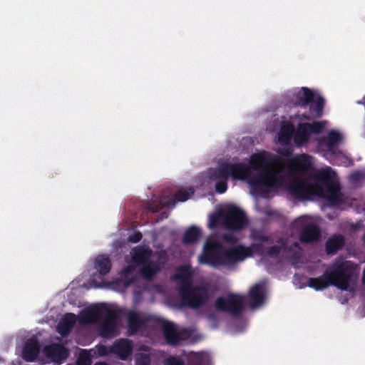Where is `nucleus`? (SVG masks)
Returning a JSON list of instances; mask_svg holds the SVG:
<instances>
[{"label": "nucleus", "mask_w": 365, "mask_h": 365, "mask_svg": "<svg viewBox=\"0 0 365 365\" xmlns=\"http://www.w3.org/2000/svg\"><path fill=\"white\" fill-rule=\"evenodd\" d=\"M312 116L310 114H307V113H303L302 115H301V119L302 120H310L312 119Z\"/></svg>", "instance_id": "a18cd8bd"}, {"label": "nucleus", "mask_w": 365, "mask_h": 365, "mask_svg": "<svg viewBox=\"0 0 365 365\" xmlns=\"http://www.w3.org/2000/svg\"><path fill=\"white\" fill-rule=\"evenodd\" d=\"M223 246L216 240H207L204 245L200 262L212 267L220 266Z\"/></svg>", "instance_id": "1a4fd4ad"}, {"label": "nucleus", "mask_w": 365, "mask_h": 365, "mask_svg": "<svg viewBox=\"0 0 365 365\" xmlns=\"http://www.w3.org/2000/svg\"><path fill=\"white\" fill-rule=\"evenodd\" d=\"M135 279H128L127 282V284H129L133 283V282H135Z\"/></svg>", "instance_id": "49530a36"}, {"label": "nucleus", "mask_w": 365, "mask_h": 365, "mask_svg": "<svg viewBox=\"0 0 365 365\" xmlns=\"http://www.w3.org/2000/svg\"><path fill=\"white\" fill-rule=\"evenodd\" d=\"M71 329V328H68V327L63 326V322L62 321L61 322H59V324L58 325V331L61 335L68 334L70 332Z\"/></svg>", "instance_id": "79ce46f5"}, {"label": "nucleus", "mask_w": 365, "mask_h": 365, "mask_svg": "<svg viewBox=\"0 0 365 365\" xmlns=\"http://www.w3.org/2000/svg\"><path fill=\"white\" fill-rule=\"evenodd\" d=\"M91 362L89 356L81 354L78 360V365H91Z\"/></svg>", "instance_id": "a19ab883"}, {"label": "nucleus", "mask_w": 365, "mask_h": 365, "mask_svg": "<svg viewBox=\"0 0 365 365\" xmlns=\"http://www.w3.org/2000/svg\"><path fill=\"white\" fill-rule=\"evenodd\" d=\"M151 359L149 354L140 353L135 359V365H150Z\"/></svg>", "instance_id": "473e14b6"}, {"label": "nucleus", "mask_w": 365, "mask_h": 365, "mask_svg": "<svg viewBox=\"0 0 365 365\" xmlns=\"http://www.w3.org/2000/svg\"><path fill=\"white\" fill-rule=\"evenodd\" d=\"M302 93H299L296 96L295 105L301 108H306L309 105V111L314 118H319L324 114L325 104L324 98L318 96L314 100V93L307 87L302 88Z\"/></svg>", "instance_id": "39448f33"}, {"label": "nucleus", "mask_w": 365, "mask_h": 365, "mask_svg": "<svg viewBox=\"0 0 365 365\" xmlns=\"http://www.w3.org/2000/svg\"><path fill=\"white\" fill-rule=\"evenodd\" d=\"M342 136L341 133L336 130H331L327 135V147L328 150L335 153L334 150L336 146L341 141Z\"/></svg>", "instance_id": "c85d7f7f"}, {"label": "nucleus", "mask_w": 365, "mask_h": 365, "mask_svg": "<svg viewBox=\"0 0 365 365\" xmlns=\"http://www.w3.org/2000/svg\"><path fill=\"white\" fill-rule=\"evenodd\" d=\"M118 318V312L115 309L110 308L103 318V322L100 327V334L104 338H113L118 334L116 322Z\"/></svg>", "instance_id": "f8f14e48"}, {"label": "nucleus", "mask_w": 365, "mask_h": 365, "mask_svg": "<svg viewBox=\"0 0 365 365\" xmlns=\"http://www.w3.org/2000/svg\"><path fill=\"white\" fill-rule=\"evenodd\" d=\"M350 181L353 183H359L365 180V171L356 170L350 175Z\"/></svg>", "instance_id": "72a5a7b5"}, {"label": "nucleus", "mask_w": 365, "mask_h": 365, "mask_svg": "<svg viewBox=\"0 0 365 365\" xmlns=\"http://www.w3.org/2000/svg\"><path fill=\"white\" fill-rule=\"evenodd\" d=\"M40 346L36 339H30L23 349V356L26 361H34L38 356Z\"/></svg>", "instance_id": "5701e85b"}, {"label": "nucleus", "mask_w": 365, "mask_h": 365, "mask_svg": "<svg viewBox=\"0 0 365 365\" xmlns=\"http://www.w3.org/2000/svg\"><path fill=\"white\" fill-rule=\"evenodd\" d=\"M285 160L267 151L254 153L250 156L249 164L244 163H222L212 173L214 179L245 180L250 178L252 170L259 172V176L250 180L253 190L263 192L265 189L280 187L284 177Z\"/></svg>", "instance_id": "f257e3e1"}, {"label": "nucleus", "mask_w": 365, "mask_h": 365, "mask_svg": "<svg viewBox=\"0 0 365 365\" xmlns=\"http://www.w3.org/2000/svg\"><path fill=\"white\" fill-rule=\"evenodd\" d=\"M321 237L319 227L313 222L304 224L299 235V240L303 244H309L318 241Z\"/></svg>", "instance_id": "2eb2a0df"}, {"label": "nucleus", "mask_w": 365, "mask_h": 365, "mask_svg": "<svg viewBox=\"0 0 365 365\" xmlns=\"http://www.w3.org/2000/svg\"><path fill=\"white\" fill-rule=\"evenodd\" d=\"M222 222L227 230L238 231L247 225V219L241 209L230 205L222 212Z\"/></svg>", "instance_id": "0eeeda50"}, {"label": "nucleus", "mask_w": 365, "mask_h": 365, "mask_svg": "<svg viewBox=\"0 0 365 365\" xmlns=\"http://www.w3.org/2000/svg\"><path fill=\"white\" fill-rule=\"evenodd\" d=\"M95 365H107V364L105 362H97Z\"/></svg>", "instance_id": "de8ad7c7"}, {"label": "nucleus", "mask_w": 365, "mask_h": 365, "mask_svg": "<svg viewBox=\"0 0 365 365\" xmlns=\"http://www.w3.org/2000/svg\"><path fill=\"white\" fill-rule=\"evenodd\" d=\"M163 208L161 202H149L147 205V210L150 212L155 213L159 212Z\"/></svg>", "instance_id": "c9c22d12"}, {"label": "nucleus", "mask_w": 365, "mask_h": 365, "mask_svg": "<svg viewBox=\"0 0 365 365\" xmlns=\"http://www.w3.org/2000/svg\"><path fill=\"white\" fill-rule=\"evenodd\" d=\"M76 321V317L74 314L68 313L66 314L65 317L63 319V326L68 327V328H73Z\"/></svg>", "instance_id": "f704fd0d"}, {"label": "nucleus", "mask_w": 365, "mask_h": 365, "mask_svg": "<svg viewBox=\"0 0 365 365\" xmlns=\"http://www.w3.org/2000/svg\"><path fill=\"white\" fill-rule=\"evenodd\" d=\"M142 234L140 232H136L134 235L129 237V241L133 243H137L142 239Z\"/></svg>", "instance_id": "37998d69"}, {"label": "nucleus", "mask_w": 365, "mask_h": 365, "mask_svg": "<svg viewBox=\"0 0 365 365\" xmlns=\"http://www.w3.org/2000/svg\"><path fill=\"white\" fill-rule=\"evenodd\" d=\"M326 121H314L309 123H299L294 132L293 139L297 146L307 144L310 139L311 134H320L324 129Z\"/></svg>", "instance_id": "6e6552de"}, {"label": "nucleus", "mask_w": 365, "mask_h": 365, "mask_svg": "<svg viewBox=\"0 0 365 365\" xmlns=\"http://www.w3.org/2000/svg\"><path fill=\"white\" fill-rule=\"evenodd\" d=\"M153 252L150 248L138 247L133 250L132 259L138 265H142L151 259Z\"/></svg>", "instance_id": "b1692460"}, {"label": "nucleus", "mask_w": 365, "mask_h": 365, "mask_svg": "<svg viewBox=\"0 0 365 365\" xmlns=\"http://www.w3.org/2000/svg\"><path fill=\"white\" fill-rule=\"evenodd\" d=\"M161 215H162V218H163L164 217H167V214H166V212H163V213H161Z\"/></svg>", "instance_id": "09e8293b"}, {"label": "nucleus", "mask_w": 365, "mask_h": 365, "mask_svg": "<svg viewBox=\"0 0 365 365\" xmlns=\"http://www.w3.org/2000/svg\"><path fill=\"white\" fill-rule=\"evenodd\" d=\"M165 365H185L184 361L179 357H170L165 361Z\"/></svg>", "instance_id": "58836bf2"}, {"label": "nucleus", "mask_w": 365, "mask_h": 365, "mask_svg": "<svg viewBox=\"0 0 365 365\" xmlns=\"http://www.w3.org/2000/svg\"><path fill=\"white\" fill-rule=\"evenodd\" d=\"M250 250L245 249V246L240 245L234 247L226 248L223 246L220 265H233L249 257Z\"/></svg>", "instance_id": "9d476101"}, {"label": "nucleus", "mask_w": 365, "mask_h": 365, "mask_svg": "<svg viewBox=\"0 0 365 365\" xmlns=\"http://www.w3.org/2000/svg\"><path fill=\"white\" fill-rule=\"evenodd\" d=\"M308 285L317 291L323 290L330 285L333 286V282L328 269H326L324 274L320 277L309 278Z\"/></svg>", "instance_id": "412c9836"}, {"label": "nucleus", "mask_w": 365, "mask_h": 365, "mask_svg": "<svg viewBox=\"0 0 365 365\" xmlns=\"http://www.w3.org/2000/svg\"><path fill=\"white\" fill-rule=\"evenodd\" d=\"M191 275L192 272L190 267L184 265L176 269L173 278L175 280L179 281L181 283V286H185L187 284H192L190 281Z\"/></svg>", "instance_id": "bb28decb"}, {"label": "nucleus", "mask_w": 365, "mask_h": 365, "mask_svg": "<svg viewBox=\"0 0 365 365\" xmlns=\"http://www.w3.org/2000/svg\"><path fill=\"white\" fill-rule=\"evenodd\" d=\"M333 286L342 291L349 289L358 278L359 266L350 260H336L328 269Z\"/></svg>", "instance_id": "7ed1b4c3"}, {"label": "nucleus", "mask_w": 365, "mask_h": 365, "mask_svg": "<svg viewBox=\"0 0 365 365\" xmlns=\"http://www.w3.org/2000/svg\"><path fill=\"white\" fill-rule=\"evenodd\" d=\"M112 264L110 258L104 255H98L95 259V269L101 276L108 274L111 269Z\"/></svg>", "instance_id": "a878e982"}, {"label": "nucleus", "mask_w": 365, "mask_h": 365, "mask_svg": "<svg viewBox=\"0 0 365 365\" xmlns=\"http://www.w3.org/2000/svg\"><path fill=\"white\" fill-rule=\"evenodd\" d=\"M140 266V274L142 277L146 280H152L160 271V264L158 261L150 259Z\"/></svg>", "instance_id": "4be33fe9"}, {"label": "nucleus", "mask_w": 365, "mask_h": 365, "mask_svg": "<svg viewBox=\"0 0 365 365\" xmlns=\"http://www.w3.org/2000/svg\"><path fill=\"white\" fill-rule=\"evenodd\" d=\"M201 230L195 226H190L184 233L182 242L185 245H192L195 243L201 236Z\"/></svg>", "instance_id": "cd10ccee"}, {"label": "nucleus", "mask_w": 365, "mask_h": 365, "mask_svg": "<svg viewBox=\"0 0 365 365\" xmlns=\"http://www.w3.org/2000/svg\"><path fill=\"white\" fill-rule=\"evenodd\" d=\"M179 293L182 304L194 309L204 306L210 297L207 289L205 287H192V284L180 286Z\"/></svg>", "instance_id": "20e7f679"}, {"label": "nucleus", "mask_w": 365, "mask_h": 365, "mask_svg": "<svg viewBox=\"0 0 365 365\" xmlns=\"http://www.w3.org/2000/svg\"><path fill=\"white\" fill-rule=\"evenodd\" d=\"M134 270V267L131 265H129L128 267H126L124 270H123V272L124 274L127 276L128 275L130 272H132Z\"/></svg>", "instance_id": "c03bdc74"}, {"label": "nucleus", "mask_w": 365, "mask_h": 365, "mask_svg": "<svg viewBox=\"0 0 365 365\" xmlns=\"http://www.w3.org/2000/svg\"><path fill=\"white\" fill-rule=\"evenodd\" d=\"M265 285L264 283L255 284L249 291L250 306L255 309L261 306L265 300Z\"/></svg>", "instance_id": "6ab92c4d"}, {"label": "nucleus", "mask_w": 365, "mask_h": 365, "mask_svg": "<svg viewBox=\"0 0 365 365\" xmlns=\"http://www.w3.org/2000/svg\"><path fill=\"white\" fill-rule=\"evenodd\" d=\"M335 173L330 167L316 172L314 183L303 178H294L289 181L287 189L290 195L299 200H312L317 197L325 200L331 206L342 203V195L339 185L334 180Z\"/></svg>", "instance_id": "f03ea898"}, {"label": "nucleus", "mask_w": 365, "mask_h": 365, "mask_svg": "<svg viewBox=\"0 0 365 365\" xmlns=\"http://www.w3.org/2000/svg\"><path fill=\"white\" fill-rule=\"evenodd\" d=\"M163 332L166 342L173 346L179 344L181 336L178 331L176 326L171 322H166L163 325Z\"/></svg>", "instance_id": "aec40b11"}, {"label": "nucleus", "mask_w": 365, "mask_h": 365, "mask_svg": "<svg viewBox=\"0 0 365 365\" xmlns=\"http://www.w3.org/2000/svg\"><path fill=\"white\" fill-rule=\"evenodd\" d=\"M245 297L237 294H229L226 298L219 297L215 302L217 310L225 312L234 318H239L245 310Z\"/></svg>", "instance_id": "423d86ee"}, {"label": "nucleus", "mask_w": 365, "mask_h": 365, "mask_svg": "<svg viewBox=\"0 0 365 365\" xmlns=\"http://www.w3.org/2000/svg\"><path fill=\"white\" fill-rule=\"evenodd\" d=\"M45 355L51 359L53 361L61 364L65 361L68 356V349L61 344H52L46 346L44 348Z\"/></svg>", "instance_id": "a211bd4d"}, {"label": "nucleus", "mask_w": 365, "mask_h": 365, "mask_svg": "<svg viewBox=\"0 0 365 365\" xmlns=\"http://www.w3.org/2000/svg\"><path fill=\"white\" fill-rule=\"evenodd\" d=\"M151 320L150 316L130 311L128 314V331L131 334H136L141 328L147 326V324Z\"/></svg>", "instance_id": "f3484780"}, {"label": "nucleus", "mask_w": 365, "mask_h": 365, "mask_svg": "<svg viewBox=\"0 0 365 365\" xmlns=\"http://www.w3.org/2000/svg\"><path fill=\"white\" fill-rule=\"evenodd\" d=\"M282 250L288 252H293L294 257L296 258L299 257L302 252V249L298 242H295L292 245L287 246L286 242H282L281 245H273L269 247L265 252V256L272 258H278Z\"/></svg>", "instance_id": "dca6fc26"}, {"label": "nucleus", "mask_w": 365, "mask_h": 365, "mask_svg": "<svg viewBox=\"0 0 365 365\" xmlns=\"http://www.w3.org/2000/svg\"><path fill=\"white\" fill-rule=\"evenodd\" d=\"M110 307L101 304L83 310L79 315V322L83 324H96L101 321Z\"/></svg>", "instance_id": "9b49d317"}, {"label": "nucleus", "mask_w": 365, "mask_h": 365, "mask_svg": "<svg viewBox=\"0 0 365 365\" xmlns=\"http://www.w3.org/2000/svg\"><path fill=\"white\" fill-rule=\"evenodd\" d=\"M192 194L193 190L192 188H189L188 190H180L174 195V201L185 202L188 200Z\"/></svg>", "instance_id": "2f4dec72"}, {"label": "nucleus", "mask_w": 365, "mask_h": 365, "mask_svg": "<svg viewBox=\"0 0 365 365\" xmlns=\"http://www.w3.org/2000/svg\"><path fill=\"white\" fill-rule=\"evenodd\" d=\"M285 160V168L288 163V169L291 173H294L297 174L305 173L308 170H309L312 167V158L307 155L302 154L300 155H297L290 160Z\"/></svg>", "instance_id": "ddd939ff"}, {"label": "nucleus", "mask_w": 365, "mask_h": 365, "mask_svg": "<svg viewBox=\"0 0 365 365\" xmlns=\"http://www.w3.org/2000/svg\"><path fill=\"white\" fill-rule=\"evenodd\" d=\"M245 249L250 250L249 253H250V255H249V257H252L254 253L260 256H265L266 250L262 243L253 242L250 247H245Z\"/></svg>", "instance_id": "c756f323"}, {"label": "nucleus", "mask_w": 365, "mask_h": 365, "mask_svg": "<svg viewBox=\"0 0 365 365\" xmlns=\"http://www.w3.org/2000/svg\"><path fill=\"white\" fill-rule=\"evenodd\" d=\"M220 220H222V212L220 215H213L210 220L209 225L210 227H215L218 225Z\"/></svg>", "instance_id": "ea45409f"}, {"label": "nucleus", "mask_w": 365, "mask_h": 365, "mask_svg": "<svg viewBox=\"0 0 365 365\" xmlns=\"http://www.w3.org/2000/svg\"><path fill=\"white\" fill-rule=\"evenodd\" d=\"M133 349V344L128 339H119L109 347V352L116 354L121 360H127L131 355Z\"/></svg>", "instance_id": "4468645a"}, {"label": "nucleus", "mask_w": 365, "mask_h": 365, "mask_svg": "<svg viewBox=\"0 0 365 365\" xmlns=\"http://www.w3.org/2000/svg\"><path fill=\"white\" fill-rule=\"evenodd\" d=\"M250 237L255 242H259V243L268 242L270 240V237L266 235L261 230H252Z\"/></svg>", "instance_id": "7c9ffc66"}, {"label": "nucleus", "mask_w": 365, "mask_h": 365, "mask_svg": "<svg viewBox=\"0 0 365 365\" xmlns=\"http://www.w3.org/2000/svg\"><path fill=\"white\" fill-rule=\"evenodd\" d=\"M344 245V238L342 235H334L329 237L325 243L326 252L328 255H334L343 247Z\"/></svg>", "instance_id": "393cba45"}, {"label": "nucleus", "mask_w": 365, "mask_h": 365, "mask_svg": "<svg viewBox=\"0 0 365 365\" xmlns=\"http://www.w3.org/2000/svg\"><path fill=\"white\" fill-rule=\"evenodd\" d=\"M293 130L294 128L292 125H288L287 127H282L279 134L280 139L285 135L287 139H289L291 138Z\"/></svg>", "instance_id": "4c0bfd02"}, {"label": "nucleus", "mask_w": 365, "mask_h": 365, "mask_svg": "<svg viewBox=\"0 0 365 365\" xmlns=\"http://www.w3.org/2000/svg\"><path fill=\"white\" fill-rule=\"evenodd\" d=\"M222 180H222V181L217 182L215 184V190L217 192H218L220 194H222V193L225 192L227 189V180H224V179H222Z\"/></svg>", "instance_id": "e433bc0d"}]
</instances>
